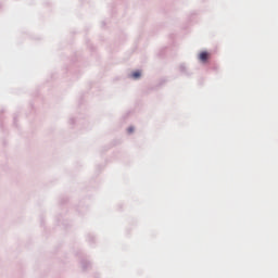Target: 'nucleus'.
Here are the masks:
<instances>
[{
	"mask_svg": "<svg viewBox=\"0 0 278 278\" xmlns=\"http://www.w3.org/2000/svg\"><path fill=\"white\" fill-rule=\"evenodd\" d=\"M142 74L140 73V71H137V72H134L131 74V77H134V79H139V77L141 76Z\"/></svg>",
	"mask_w": 278,
	"mask_h": 278,
	"instance_id": "2",
	"label": "nucleus"
},
{
	"mask_svg": "<svg viewBox=\"0 0 278 278\" xmlns=\"http://www.w3.org/2000/svg\"><path fill=\"white\" fill-rule=\"evenodd\" d=\"M128 134H134V127L128 128Z\"/></svg>",
	"mask_w": 278,
	"mask_h": 278,
	"instance_id": "3",
	"label": "nucleus"
},
{
	"mask_svg": "<svg viewBox=\"0 0 278 278\" xmlns=\"http://www.w3.org/2000/svg\"><path fill=\"white\" fill-rule=\"evenodd\" d=\"M208 58H210V53H207L206 51H203L199 54V60L201 62H207Z\"/></svg>",
	"mask_w": 278,
	"mask_h": 278,
	"instance_id": "1",
	"label": "nucleus"
}]
</instances>
